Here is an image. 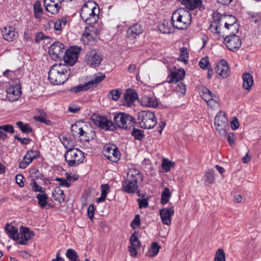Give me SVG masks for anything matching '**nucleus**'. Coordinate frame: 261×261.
Returning <instances> with one entry per match:
<instances>
[{"mask_svg":"<svg viewBox=\"0 0 261 261\" xmlns=\"http://www.w3.org/2000/svg\"><path fill=\"white\" fill-rule=\"evenodd\" d=\"M70 69L66 64H55L48 71V79L54 85L64 84L70 75Z\"/></svg>","mask_w":261,"mask_h":261,"instance_id":"nucleus-1","label":"nucleus"},{"mask_svg":"<svg viewBox=\"0 0 261 261\" xmlns=\"http://www.w3.org/2000/svg\"><path fill=\"white\" fill-rule=\"evenodd\" d=\"M171 20L172 27L174 29L180 30H185L191 23V14L186 9L179 8L173 12Z\"/></svg>","mask_w":261,"mask_h":261,"instance_id":"nucleus-2","label":"nucleus"},{"mask_svg":"<svg viewBox=\"0 0 261 261\" xmlns=\"http://www.w3.org/2000/svg\"><path fill=\"white\" fill-rule=\"evenodd\" d=\"M71 132L73 137L79 138L83 142H89L94 139L96 136L95 132L90 126L81 123L72 124Z\"/></svg>","mask_w":261,"mask_h":261,"instance_id":"nucleus-3","label":"nucleus"},{"mask_svg":"<svg viewBox=\"0 0 261 261\" xmlns=\"http://www.w3.org/2000/svg\"><path fill=\"white\" fill-rule=\"evenodd\" d=\"M156 119L153 113L149 111H142L138 113L136 123L145 129H151L156 124Z\"/></svg>","mask_w":261,"mask_h":261,"instance_id":"nucleus-4","label":"nucleus"},{"mask_svg":"<svg viewBox=\"0 0 261 261\" xmlns=\"http://www.w3.org/2000/svg\"><path fill=\"white\" fill-rule=\"evenodd\" d=\"M140 173L137 170H130L127 173V179L123 184V189L128 193H134L138 188V180Z\"/></svg>","mask_w":261,"mask_h":261,"instance_id":"nucleus-5","label":"nucleus"},{"mask_svg":"<svg viewBox=\"0 0 261 261\" xmlns=\"http://www.w3.org/2000/svg\"><path fill=\"white\" fill-rule=\"evenodd\" d=\"M66 162L71 167H75L82 163L84 159V153L76 148H69L64 155Z\"/></svg>","mask_w":261,"mask_h":261,"instance_id":"nucleus-6","label":"nucleus"},{"mask_svg":"<svg viewBox=\"0 0 261 261\" xmlns=\"http://www.w3.org/2000/svg\"><path fill=\"white\" fill-rule=\"evenodd\" d=\"M214 124L216 131L221 136H226L229 129L228 121L224 112L220 111L216 116Z\"/></svg>","mask_w":261,"mask_h":261,"instance_id":"nucleus-7","label":"nucleus"},{"mask_svg":"<svg viewBox=\"0 0 261 261\" xmlns=\"http://www.w3.org/2000/svg\"><path fill=\"white\" fill-rule=\"evenodd\" d=\"M114 121L119 128L124 129L130 128L136 123L134 117L125 113L116 114L114 117Z\"/></svg>","mask_w":261,"mask_h":261,"instance_id":"nucleus-8","label":"nucleus"},{"mask_svg":"<svg viewBox=\"0 0 261 261\" xmlns=\"http://www.w3.org/2000/svg\"><path fill=\"white\" fill-rule=\"evenodd\" d=\"M81 49L77 46H71L65 50L62 59L65 62L64 64L73 66L77 61L78 55Z\"/></svg>","mask_w":261,"mask_h":261,"instance_id":"nucleus-9","label":"nucleus"},{"mask_svg":"<svg viewBox=\"0 0 261 261\" xmlns=\"http://www.w3.org/2000/svg\"><path fill=\"white\" fill-rule=\"evenodd\" d=\"M236 32H232L227 35L224 39V43L226 47L230 50L235 51L238 50L241 46L242 40L239 36L235 34Z\"/></svg>","mask_w":261,"mask_h":261,"instance_id":"nucleus-10","label":"nucleus"},{"mask_svg":"<svg viewBox=\"0 0 261 261\" xmlns=\"http://www.w3.org/2000/svg\"><path fill=\"white\" fill-rule=\"evenodd\" d=\"M100 75H95L94 79L87 83H85L83 85H78L76 87L71 88L69 91L72 92L77 93L78 92L86 91L91 88H92L94 84L100 83L103 81L106 76L105 74H102L101 73H99Z\"/></svg>","mask_w":261,"mask_h":261,"instance_id":"nucleus-11","label":"nucleus"},{"mask_svg":"<svg viewBox=\"0 0 261 261\" xmlns=\"http://www.w3.org/2000/svg\"><path fill=\"white\" fill-rule=\"evenodd\" d=\"M66 50L65 46L62 43L56 41L49 46L48 53L53 60L57 61L62 59V57Z\"/></svg>","mask_w":261,"mask_h":261,"instance_id":"nucleus-12","label":"nucleus"},{"mask_svg":"<svg viewBox=\"0 0 261 261\" xmlns=\"http://www.w3.org/2000/svg\"><path fill=\"white\" fill-rule=\"evenodd\" d=\"M97 36V31L93 27L86 28L83 34L82 40L84 44H93L95 42Z\"/></svg>","mask_w":261,"mask_h":261,"instance_id":"nucleus-13","label":"nucleus"},{"mask_svg":"<svg viewBox=\"0 0 261 261\" xmlns=\"http://www.w3.org/2000/svg\"><path fill=\"white\" fill-rule=\"evenodd\" d=\"M102 153L109 160L113 162H117L120 157V151L115 145L106 146Z\"/></svg>","mask_w":261,"mask_h":261,"instance_id":"nucleus-14","label":"nucleus"},{"mask_svg":"<svg viewBox=\"0 0 261 261\" xmlns=\"http://www.w3.org/2000/svg\"><path fill=\"white\" fill-rule=\"evenodd\" d=\"M102 58L99 53L98 51L93 49L88 52L86 55V60L90 66L92 67H96L101 63Z\"/></svg>","mask_w":261,"mask_h":261,"instance_id":"nucleus-15","label":"nucleus"},{"mask_svg":"<svg viewBox=\"0 0 261 261\" xmlns=\"http://www.w3.org/2000/svg\"><path fill=\"white\" fill-rule=\"evenodd\" d=\"M45 10L51 14H57L61 8V0H44Z\"/></svg>","mask_w":261,"mask_h":261,"instance_id":"nucleus-16","label":"nucleus"},{"mask_svg":"<svg viewBox=\"0 0 261 261\" xmlns=\"http://www.w3.org/2000/svg\"><path fill=\"white\" fill-rule=\"evenodd\" d=\"M7 97L10 101H15L18 99L21 94V87L19 85H11L7 90Z\"/></svg>","mask_w":261,"mask_h":261,"instance_id":"nucleus-17","label":"nucleus"},{"mask_svg":"<svg viewBox=\"0 0 261 261\" xmlns=\"http://www.w3.org/2000/svg\"><path fill=\"white\" fill-rule=\"evenodd\" d=\"M174 206L163 208L160 210V214L163 224L170 225L171 223V217L174 215Z\"/></svg>","mask_w":261,"mask_h":261,"instance_id":"nucleus-18","label":"nucleus"},{"mask_svg":"<svg viewBox=\"0 0 261 261\" xmlns=\"http://www.w3.org/2000/svg\"><path fill=\"white\" fill-rule=\"evenodd\" d=\"M96 11L99 13V9L97 4L93 1H88L85 2L81 9L80 16H87V14L91 11Z\"/></svg>","mask_w":261,"mask_h":261,"instance_id":"nucleus-19","label":"nucleus"},{"mask_svg":"<svg viewBox=\"0 0 261 261\" xmlns=\"http://www.w3.org/2000/svg\"><path fill=\"white\" fill-rule=\"evenodd\" d=\"M95 124L101 129L113 130L115 128L113 122L105 117H98L94 120Z\"/></svg>","mask_w":261,"mask_h":261,"instance_id":"nucleus-20","label":"nucleus"},{"mask_svg":"<svg viewBox=\"0 0 261 261\" xmlns=\"http://www.w3.org/2000/svg\"><path fill=\"white\" fill-rule=\"evenodd\" d=\"M138 98V94L136 92L132 89H128L123 95V105L130 107L134 105L135 101Z\"/></svg>","mask_w":261,"mask_h":261,"instance_id":"nucleus-21","label":"nucleus"},{"mask_svg":"<svg viewBox=\"0 0 261 261\" xmlns=\"http://www.w3.org/2000/svg\"><path fill=\"white\" fill-rule=\"evenodd\" d=\"M20 240L19 241L18 243L20 245H25L26 242L31 240L34 236H35V233L34 232L30 231V230L25 227H21L20 228Z\"/></svg>","mask_w":261,"mask_h":261,"instance_id":"nucleus-22","label":"nucleus"},{"mask_svg":"<svg viewBox=\"0 0 261 261\" xmlns=\"http://www.w3.org/2000/svg\"><path fill=\"white\" fill-rule=\"evenodd\" d=\"M216 72L222 77H226L228 75L229 67L225 60L218 62L215 68Z\"/></svg>","mask_w":261,"mask_h":261,"instance_id":"nucleus-23","label":"nucleus"},{"mask_svg":"<svg viewBox=\"0 0 261 261\" xmlns=\"http://www.w3.org/2000/svg\"><path fill=\"white\" fill-rule=\"evenodd\" d=\"M143 31L141 25L136 23L130 27L127 31V36L130 39H136Z\"/></svg>","mask_w":261,"mask_h":261,"instance_id":"nucleus-24","label":"nucleus"},{"mask_svg":"<svg viewBox=\"0 0 261 261\" xmlns=\"http://www.w3.org/2000/svg\"><path fill=\"white\" fill-rule=\"evenodd\" d=\"M185 76V71L184 69H176L170 72V80L168 83H178L179 81L182 80Z\"/></svg>","mask_w":261,"mask_h":261,"instance_id":"nucleus-25","label":"nucleus"},{"mask_svg":"<svg viewBox=\"0 0 261 261\" xmlns=\"http://www.w3.org/2000/svg\"><path fill=\"white\" fill-rule=\"evenodd\" d=\"M2 35L4 39L8 41H12L18 36L17 32L13 30L11 28H4L2 31Z\"/></svg>","mask_w":261,"mask_h":261,"instance_id":"nucleus-26","label":"nucleus"},{"mask_svg":"<svg viewBox=\"0 0 261 261\" xmlns=\"http://www.w3.org/2000/svg\"><path fill=\"white\" fill-rule=\"evenodd\" d=\"M98 14L99 13H96V11L93 10L91 11V13H89L87 14V16H81L82 19L85 21L86 23L89 25H92L95 23L98 19Z\"/></svg>","mask_w":261,"mask_h":261,"instance_id":"nucleus-27","label":"nucleus"},{"mask_svg":"<svg viewBox=\"0 0 261 261\" xmlns=\"http://www.w3.org/2000/svg\"><path fill=\"white\" fill-rule=\"evenodd\" d=\"M7 234L13 240H18L19 234L18 229L14 226L9 224H7L5 227Z\"/></svg>","mask_w":261,"mask_h":261,"instance_id":"nucleus-28","label":"nucleus"},{"mask_svg":"<svg viewBox=\"0 0 261 261\" xmlns=\"http://www.w3.org/2000/svg\"><path fill=\"white\" fill-rule=\"evenodd\" d=\"M52 193L53 197L55 201H58L60 203L65 201V195L64 193V191L59 187H56L52 192Z\"/></svg>","mask_w":261,"mask_h":261,"instance_id":"nucleus-29","label":"nucleus"},{"mask_svg":"<svg viewBox=\"0 0 261 261\" xmlns=\"http://www.w3.org/2000/svg\"><path fill=\"white\" fill-rule=\"evenodd\" d=\"M141 104L145 107L152 108H155L158 106V102L155 98L147 96H144L142 97Z\"/></svg>","mask_w":261,"mask_h":261,"instance_id":"nucleus-30","label":"nucleus"},{"mask_svg":"<svg viewBox=\"0 0 261 261\" xmlns=\"http://www.w3.org/2000/svg\"><path fill=\"white\" fill-rule=\"evenodd\" d=\"M181 4L185 5L187 9L193 10L200 7L202 4L201 0H179Z\"/></svg>","mask_w":261,"mask_h":261,"instance_id":"nucleus-31","label":"nucleus"},{"mask_svg":"<svg viewBox=\"0 0 261 261\" xmlns=\"http://www.w3.org/2000/svg\"><path fill=\"white\" fill-rule=\"evenodd\" d=\"M159 30L163 34H169L173 33V27L171 22L170 23L167 20H164L158 27Z\"/></svg>","mask_w":261,"mask_h":261,"instance_id":"nucleus-32","label":"nucleus"},{"mask_svg":"<svg viewBox=\"0 0 261 261\" xmlns=\"http://www.w3.org/2000/svg\"><path fill=\"white\" fill-rule=\"evenodd\" d=\"M242 79L243 87L246 90H249L253 84V76L248 73H245L242 75Z\"/></svg>","mask_w":261,"mask_h":261,"instance_id":"nucleus-33","label":"nucleus"},{"mask_svg":"<svg viewBox=\"0 0 261 261\" xmlns=\"http://www.w3.org/2000/svg\"><path fill=\"white\" fill-rule=\"evenodd\" d=\"M228 17L229 18L228 22H225L224 26L226 29H229V27L231 28V30H234L237 33L238 32V24L236 23L237 19L236 17L231 15H228Z\"/></svg>","mask_w":261,"mask_h":261,"instance_id":"nucleus-34","label":"nucleus"},{"mask_svg":"<svg viewBox=\"0 0 261 261\" xmlns=\"http://www.w3.org/2000/svg\"><path fill=\"white\" fill-rule=\"evenodd\" d=\"M160 248V246L156 242H153L151 245L150 249L147 251L146 255L150 257L156 256L159 253Z\"/></svg>","mask_w":261,"mask_h":261,"instance_id":"nucleus-35","label":"nucleus"},{"mask_svg":"<svg viewBox=\"0 0 261 261\" xmlns=\"http://www.w3.org/2000/svg\"><path fill=\"white\" fill-rule=\"evenodd\" d=\"M200 95L202 98L205 101L210 100L214 97V94L206 87H203L200 92Z\"/></svg>","mask_w":261,"mask_h":261,"instance_id":"nucleus-36","label":"nucleus"},{"mask_svg":"<svg viewBox=\"0 0 261 261\" xmlns=\"http://www.w3.org/2000/svg\"><path fill=\"white\" fill-rule=\"evenodd\" d=\"M36 197L38 199V204L41 208H43L47 204L48 196L46 193L38 194Z\"/></svg>","mask_w":261,"mask_h":261,"instance_id":"nucleus-37","label":"nucleus"},{"mask_svg":"<svg viewBox=\"0 0 261 261\" xmlns=\"http://www.w3.org/2000/svg\"><path fill=\"white\" fill-rule=\"evenodd\" d=\"M16 125L23 133L29 134L33 131V128L28 123L24 124L22 121H18Z\"/></svg>","mask_w":261,"mask_h":261,"instance_id":"nucleus-38","label":"nucleus"},{"mask_svg":"<svg viewBox=\"0 0 261 261\" xmlns=\"http://www.w3.org/2000/svg\"><path fill=\"white\" fill-rule=\"evenodd\" d=\"M51 23L54 25V29L56 31H60L62 30V25H66L67 24V19L65 17H62L56 21H51Z\"/></svg>","mask_w":261,"mask_h":261,"instance_id":"nucleus-39","label":"nucleus"},{"mask_svg":"<svg viewBox=\"0 0 261 261\" xmlns=\"http://www.w3.org/2000/svg\"><path fill=\"white\" fill-rule=\"evenodd\" d=\"M34 15L36 18H40L43 13L40 1L35 2L34 5Z\"/></svg>","mask_w":261,"mask_h":261,"instance_id":"nucleus-40","label":"nucleus"},{"mask_svg":"<svg viewBox=\"0 0 261 261\" xmlns=\"http://www.w3.org/2000/svg\"><path fill=\"white\" fill-rule=\"evenodd\" d=\"M138 234L139 232L137 231L134 232L129 238V242L130 245L136 246L137 248H140L141 243L138 238Z\"/></svg>","mask_w":261,"mask_h":261,"instance_id":"nucleus-41","label":"nucleus"},{"mask_svg":"<svg viewBox=\"0 0 261 261\" xmlns=\"http://www.w3.org/2000/svg\"><path fill=\"white\" fill-rule=\"evenodd\" d=\"M171 196V194L169 189L168 188H165L163 190L161 195V203L162 204H166L169 201V199Z\"/></svg>","mask_w":261,"mask_h":261,"instance_id":"nucleus-42","label":"nucleus"},{"mask_svg":"<svg viewBox=\"0 0 261 261\" xmlns=\"http://www.w3.org/2000/svg\"><path fill=\"white\" fill-rule=\"evenodd\" d=\"M121 92L119 89H114L110 91L108 94V98L113 100L116 101L120 97Z\"/></svg>","mask_w":261,"mask_h":261,"instance_id":"nucleus-43","label":"nucleus"},{"mask_svg":"<svg viewBox=\"0 0 261 261\" xmlns=\"http://www.w3.org/2000/svg\"><path fill=\"white\" fill-rule=\"evenodd\" d=\"M34 119L37 121L44 123L47 125H51L52 124L51 122L49 120L46 119V115L44 113L39 116H34Z\"/></svg>","mask_w":261,"mask_h":261,"instance_id":"nucleus-44","label":"nucleus"},{"mask_svg":"<svg viewBox=\"0 0 261 261\" xmlns=\"http://www.w3.org/2000/svg\"><path fill=\"white\" fill-rule=\"evenodd\" d=\"M215 171L213 169H208L205 173L206 181L210 184L214 183L215 178L214 176Z\"/></svg>","mask_w":261,"mask_h":261,"instance_id":"nucleus-45","label":"nucleus"},{"mask_svg":"<svg viewBox=\"0 0 261 261\" xmlns=\"http://www.w3.org/2000/svg\"><path fill=\"white\" fill-rule=\"evenodd\" d=\"M175 166V163L173 162L169 161L167 159H163L162 166L163 169L166 171L168 172L170 171L171 167H173Z\"/></svg>","mask_w":261,"mask_h":261,"instance_id":"nucleus-46","label":"nucleus"},{"mask_svg":"<svg viewBox=\"0 0 261 261\" xmlns=\"http://www.w3.org/2000/svg\"><path fill=\"white\" fill-rule=\"evenodd\" d=\"M225 254L223 249H218L215 254L214 261H225Z\"/></svg>","mask_w":261,"mask_h":261,"instance_id":"nucleus-47","label":"nucleus"},{"mask_svg":"<svg viewBox=\"0 0 261 261\" xmlns=\"http://www.w3.org/2000/svg\"><path fill=\"white\" fill-rule=\"evenodd\" d=\"M188 58L189 51L187 48L183 47L180 48V58L181 61L186 64L187 63Z\"/></svg>","mask_w":261,"mask_h":261,"instance_id":"nucleus-48","label":"nucleus"},{"mask_svg":"<svg viewBox=\"0 0 261 261\" xmlns=\"http://www.w3.org/2000/svg\"><path fill=\"white\" fill-rule=\"evenodd\" d=\"M132 135L136 139L140 141L143 140L144 137V134L143 130L135 128H133V131L132 132Z\"/></svg>","mask_w":261,"mask_h":261,"instance_id":"nucleus-49","label":"nucleus"},{"mask_svg":"<svg viewBox=\"0 0 261 261\" xmlns=\"http://www.w3.org/2000/svg\"><path fill=\"white\" fill-rule=\"evenodd\" d=\"M66 256L71 261L73 259L79 257V255L77 252L73 249H68L66 252Z\"/></svg>","mask_w":261,"mask_h":261,"instance_id":"nucleus-50","label":"nucleus"},{"mask_svg":"<svg viewBox=\"0 0 261 261\" xmlns=\"http://www.w3.org/2000/svg\"><path fill=\"white\" fill-rule=\"evenodd\" d=\"M25 155L33 161L34 159L39 158L40 152L37 150H30L27 152Z\"/></svg>","mask_w":261,"mask_h":261,"instance_id":"nucleus-51","label":"nucleus"},{"mask_svg":"<svg viewBox=\"0 0 261 261\" xmlns=\"http://www.w3.org/2000/svg\"><path fill=\"white\" fill-rule=\"evenodd\" d=\"M199 65L203 69H206L210 67L208 57H205L201 59L199 62Z\"/></svg>","mask_w":261,"mask_h":261,"instance_id":"nucleus-52","label":"nucleus"},{"mask_svg":"<svg viewBox=\"0 0 261 261\" xmlns=\"http://www.w3.org/2000/svg\"><path fill=\"white\" fill-rule=\"evenodd\" d=\"M0 131H2L4 133L7 132L11 134L14 133V129L13 125L11 124H5L0 125Z\"/></svg>","mask_w":261,"mask_h":261,"instance_id":"nucleus-53","label":"nucleus"},{"mask_svg":"<svg viewBox=\"0 0 261 261\" xmlns=\"http://www.w3.org/2000/svg\"><path fill=\"white\" fill-rule=\"evenodd\" d=\"M140 223L141 220L140 215L137 214L135 216L134 219L132 221L130 226L133 229H136L140 227Z\"/></svg>","mask_w":261,"mask_h":261,"instance_id":"nucleus-54","label":"nucleus"},{"mask_svg":"<svg viewBox=\"0 0 261 261\" xmlns=\"http://www.w3.org/2000/svg\"><path fill=\"white\" fill-rule=\"evenodd\" d=\"M251 21L255 23H261V14L256 13H250L249 14Z\"/></svg>","mask_w":261,"mask_h":261,"instance_id":"nucleus-55","label":"nucleus"},{"mask_svg":"<svg viewBox=\"0 0 261 261\" xmlns=\"http://www.w3.org/2000/svg\"><path fill=\"white\" fill-rule=\"evenodd\" d=\"M218 98L215 95H214V97H212L210 100L206 101L208 106H209L212 108H214L216 106L218 105Z\"/></svg>","mask_w":261,"mask_h":261,"instance_id":"nucleus-56","label":"nucleus"},{"mask_svg":"<svg viewBox=\"0 0 261 261\" xmlns=\"http://www.w3.org/2000/svg\"><path fill=\"white\" fill-rule=\"evenodd\" d=\"M175 88V90L177 91L180 92L182 95L185 94L186 91V87L184 83L180 82L178 83Z\"/></svg>","mask_w":261,"mask_h":261,"instance_id":"nucleus-57","label":"nucleus"},{"mask_svg":"<svg viewBox=\"0 0 261 261\" xmlns=\"http://www.w3.org/2000/svg\"><path fill=\"white\" fill-rule=\"evenodd\" d=\"M56 181L59 182V185L60 186L69 188L70 186V184L67 182L66 179L63 178L57 177L55 179Z\"/></svg>","mask_w":261,"mask_h":261,"instance_id":"nucleus-58","label":"nucleus"},{"mask_svg":"<svg viewBox=\"0 0 261 261\" xmlns=\"http://www.w3.org/2000/svg\"><path fill=\"white\" fill-rule=\"evenodd\" d=\"M14 139L15 140L19 141L22 144H29L31 141V139L30 138H21V137H19L17 135H16L14 136Z\"/></svg>","mask_w":261,"mask_h":261,"instance_id":"nucleus-59","label":"nucleus"},{"mask_svg":"<svg viewBox=\"0 0 261 261\" xmlns=\"http://www.w3.org/2000/svg\"><path fill=\"white\" fill-rule=\"evenodd\" d=\"M139 208H146L148 206L147 199H138Z\"/></svg>","mask_w":261,"mask_h":261,"instance_id":"nucleus-60","label":"nucleus"},{"mask_svg":"<svg viewBox=\"0 0 261 261\" xmlns=\"http://www.w3.org/2000/svg\"><path fill=\"white\" fill-rule=\"evenodd\" d=\"M23 176L21 174H17L15 176L16 182L19 186L20 187H24V184L23 181Z\"/></svg>","mask_w":261,"mask_h":261,"instance_id":"nucleus-61","label":"nucleus"},{"mask_svg":"<svg viewBox=\"0 0 261 261\" xmlns=\"http://www.w3.org/2000/svg\"><path fill=\"white\" fill-rule=\"evenodd\" d=\"M94 210L95 207L94 204H90L87 210V215L91 220H92L94 217Z\"/></svg>","mask_w":261,"mask_h":261,"instance_id":"nucleus-62","label":"nucleus"},{"mask_svg":"<svg viewBox=\"0 0 261 261\" xmlns=\"http://www.w3.org/2000/svg\"><path fill=\"white\" fill-rule=\"evenodd\" d=\"M47 38H49V37L45 36L42 32H40L36 35L35 42L36 43H39L40 41Z\"/></svg>","mask_w":261,"mask_h":261,"instance_id":"nucleus-63","label":"nucleus"},{"mask_svg":"<svg viewBox=\"0 0 261 261\" xmlns=\"http://www.w3.org/2000/svg\"><path fill=\"white\" fill-rule=\"evenodd\" d=\"M227 139L230 145L232 146L234 144V140L236 139V137L234 136V133H228L227 135Z\"/></svg>","mask_w":261,"mask_h":261,"instance_id":"nucleus-64","label":"nucleus"}]
</instances>
